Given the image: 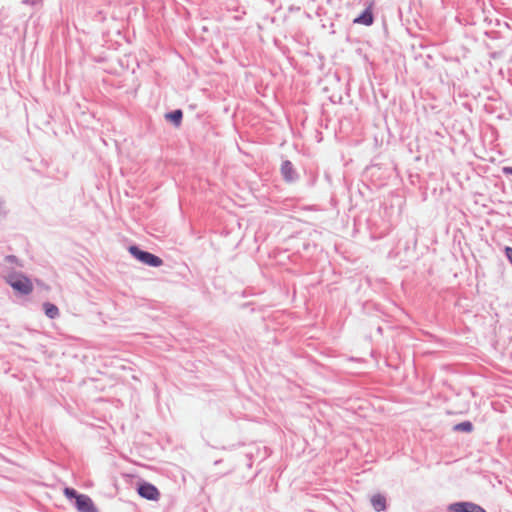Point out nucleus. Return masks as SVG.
<instances>
[{
    "label": "nucleus",
    "mask_w": 512,
    "mask_h": 512,
    "mask_svg": "<svg viewBox=\"0 0 512 512\" xmlns=\"http://www.w3.org/2000/svg\"><path fill=\"white\" fill-rule=\"evenodd\" d=\"M63 492L67 498L75 499L78 512H98L97 507L88 495L79 494L75 489L69 487H66Z\"/></svg>",
    "instance_id": "nucleus-1"
},
{
    "label": "nucleus",
    "mask_w": 512,
    "mask_h": 512,
    "mask_svg": "<svg viewBox=\"0 0 512 512\" xmlns=\"http://www.w3.org/2000/svg\"><path fill=\"white\" fill-rule=\"evenodd\" d=\"M7 283L17 292L21 294H30L33 290L31 280L23 274L13 273L7 276Z\"/></svg>",
    "instance_id": "nucleus-2"
},
{
    "label": "nucleus",
    "mask_w": 512,
    "mask_h": 512,
    "mask_svg": "<svg viewBox=\"0 0 512 512\" xmlns=\"http://www.w3.org/2000/svg\"><path fill=\"white\" fill-rule=\"evenodd\" d=\"M128 250L136 259L146 265L158 267L163 263L162 259L158 256H155L149 252L142 251L136 246H130Z\"/></svg>",
    "instance_id": "nucleus-3"
},
{
    "label": "nucleus",
    "mask_w": 512,
    "mask_h": 512,
    "mask_svg": "<svg viewBox=\"0 0 512 512\" xmlns=\"http://www.w3.org/2000/svg\"><path fill=\"white\" fill-rule=\"evenodd\" d=\"M138 494L147 500L157 501L160 498L159 490L152 484L142 482L138 485Z\"/></svg>",
    "instance_id": "nucleus-4"
},
{
    "label": "nucleus",
    "mask_w": 512,
    "mask_h": 512,
    "mask_svg": "<svg viewBox=\"0 0 512 512\" xmlns=\"http://www.w3.org/2000/svg\"><path fill=\"white\" fill-rule=\"evenodd\" d=\"M450 510L454 512H486L482 507L469 502L455 503L451 505Z\"/></svg>",
    "instance_id": "nucleus-5"
},
{
    "label": "nucleus",
    "mask_w": 512,
    "mask_h": 512,
    "mask_svg": "<svg viewBox=\"0 0 512 512\" xmlns=\"http://www.w3.org/2000/svg\"><path fill=\"white\" fill-rule=\"evenodd\" d=\"M373 2H370L365 11L357 18L354 19V23L361 24L365 26H369L373 23V14H372Z\"/></svg>",
    "instance_id": "nucleus-6"
},
{
    "label": "nucleus",
    "mask_w": 512,
    "mask_h": 512,
    "mask_svg": "<svg viewBox=\"0 0 512 512\" xmlns=\"http://www.w3.org/2000/svg\"><path fill=\"white\" fill-rule=\"evenodd\" d=\"M281 173L287 182H291L295 179V171L290 161H285L281 166Z\"/></svg>",
    "instance_id": "nucleus-7"
},
{
    "label": "nucleus",
    "mask_w": 512,
    "mask_h": 512,
    "mask_svg": "<svg viewBox=\"0 0 512 512\" xmlns=\"http://www.w3.org/2000/svg\"><path fill=\"white\" fill-rule=\"evenodd\" d=\"M371 504L375 511H383L386 509V498L381 494H375L371 498Z\"/></svg>",
    "instance_id": "nucleus-8"
},
{
    "label": "nucleus",
    "mask_w": 512,
    "mask_h": 512,
    "mask_svg": "<svg viewBox=\"0 0 512 512\" xmlns=\"http://www.w3.org/2000/svg\"><path fill=\"white\" fill-rule=\"evenodd\" d=\"M43 308L47 317L54 319L59 315V309L56 305L46 302L43 304Z\"/></svg>",
    "instance_id": "nucleus-9"
},
{
    "label": "nucleus",
    "mask_w": 512,
    "mask_h": 512,
    "mask_svg": "<svg viewBox=\"0 0 512 512\" xmlns=\"http://www.w3.org/2000/svg\"><path fill=\"white\" fill-rule=\"evenodd\" d=\"M182 111L181 110H175L171 113L166 114V118L170 121H172L176 126H179L182 120Z\"/></svg>",
    "instance_id": "nucleus-10"
},
{
    "label": "nucleus",
    "mask_w": 512,
    "mask_h": 512,
    "mask_svg": "<svg viewBox=\"0 0 512 512\" xmlns=\"http://www.w3.org/2000/svg\"><path fill=\"white\" fill-rule=\"evenodd\" d=\"M456 430L464 431V432H471L473 429V426L470 422H462L455 426Z\"/></svg>",
    "instance_id": "nucleus-11"
},
{
    "label": "nucleus",
    "mask_w": 512,
    "mask_h": 512,
    "mask_svg": "<svg viewBox=\"0 0 512 512\" xmlns=\"http://www.w3.org/2000/svg\"><path fill=\"white\" fill-rule=\"evenodd\" d=\"M505 254H506L507 258L509 259L510 263L512 264V248L506 247Z\"/></svg>",
    "instance_id": "nucleus-12"
},
{
    "label": "nucleus",
    "mask_w": 512,
    "mask_h": 512,
    "mask_svg": "<svg viewBox=\"0 0 512 512\" xmlns=\"http://www.w3.org/2000/svg\"><path fill=\"white\" fill-rule=\"evenodd\" d=\"M503 172L505 174H512V167H504Z\"/></svg>",
    "instance_id": "nucleus-13"
},
{
    "label": "nucleus",
    "mask_w": 512,
    "mask_h": 512,
    "mask_svg": "<svg viewBox=\"0 0 512 512\" xmlns=\"http://www.w3.org/2000/svg\"><path fill=\"white\" fill-rule=\"evenodd\" d=\"M7 259L10 260V261H15V257L14 256H9Z\"/></svg>",
    "instance_id": "nucleus-14"
}]
</instances>
